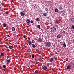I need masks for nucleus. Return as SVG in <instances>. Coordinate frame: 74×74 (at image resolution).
Listing matches in <instances>:
<instances>
[{"label":"nucleus","mask_w":74,"mask_h":74,"mask_svg":"<svg viewBox=\"0 0 74 74\" xmlns=\"http://www.w3.org/2000/svg\"><path fill=\"white\" fill-rule=\"evenodd\" d=\"M49 20H47V23H49Z\"/></svg>","instance_id":"473e14b6"},{"label":"nucleus","mask_w":74,"mask_h":74,"mask_svg":"<svg viewBox=\"0 0 74 74\" xmlns=\"http://www.w3.org/2000/svg\"><path fill=\"white\" fill-rule=\"evenodd\" d=\"M38 40L39 42H41L42 41V39H41V38H39L38 39Z\"/></svg>","instance_id":"9d476101"},{"label":"nucleus","mask_w":74,"mask_h":74,"mask_svg":"<svg viewBox=\"0 0 74 74\" xmlns=\"http://www.w3.org/2000/svg\"><path fill=\"white\" fill-rule=\"evenodd\" d=\"M71 21H72V23H74V20H71Z\"/></svg>","instance_id":"a878e982"},{"label":"nucleus","mask_w":74,"mask_h":74,"mask_svg":"<svg viewBox=\"0 0 74 74\" xmlns=\"http://www.w3.org/2000/svg\"><path fill=\"white\" fill-rule=\"evenodd\" d=\"M59 10H62L63 9V7H60L59 8Z\"/></svg>","instance_id":"6ab92c4d"},{"label":"nucleus","mask_w":74,"mask_h":74,"mask_svg":"<svg viewBox=\"0 0 74 74\" xmlns=\"http://www.w3.org/2000/svg\"><path fill=\"white\" fill-rule=\"evenodd\" d=\"M30 22L31 23H33V20H31Z\"/></svg>","instance_id":"393cba45"},{"label":"nucleus","mask_w":74,"mask_h":74,"mask_svg":"<svg viewBox=\"0 0 74 74\" xmlns=\"http://www.w3.org/2000/svg\"><path fill=\"white\" fill-rule=\"evenodd\" d=\"M3 68H4V69H5V68H6V65H3Z\"/></svg>","instance_id":"412c9836"},{"label":"nucleus","mask_w":74,"mask_h":74,"mask_svg":"<svg viewBox=\"0 0 74 74\" xmlns=\"http://www.w3.org/2000/svg\"><path fill=\"white\" fill-rule=\"evenodd\" d=\"M9 48L10 49H12L13 48V47H12V46H9Z\"/></svg>","instance_id":"dca6fc26"},{"label":"nucleus","mask_w":74,"mask_h":74,"mask_svg":"<svg viewBox=\"0 0 74 74\" xmlns=\"http://www.w3.org/2000/svg\"><path fill=\"white\" fill-rule=\"evenodd\" d=\"M55 12H56V9H55Z\"/></svg>","instance_id":"e433bc0d"},{"label":"nucleus","mask_w":74,"mask_h":74,"mask_svg":"<svg viewBox=\"0 0 74 74\" xmlns=\"http://www.w3.org/2000/svg\"><path fill=\"white\" fill-rule=\"evenodd\" d=\"M7 62H8V63H10V60H7Z\"/></svg>","instance_id":"4be33fe9"},{"label":"nucleus","mask_w":74,"mask_h":74,"mask_svg":"<svg viewBox=\"0 0 74 74\" xmlns=\"http://www.w3.org/2000/svg\"><path fill=\"white\" fill-rule=\"evenodd\" d=\"M41 27V26L40 25H37V28H38L39 29H40V27Z\"/></svg>","instance_id":"4468645a"},{"label":"nucleus","mask_w":74,"mask_h":74,"mask_svg":"<svg viewBox=\"0 0 74 74\" xmlns=\"http://www.w3.org/2000/svg\"><path fill=\"white\" fill-rule=\"evenodd\" d=\"M6 37H10V36L8 35H6Z\"/></svg>","instance_id":"c756f323"},{"label":"nucleus","mask_w":74,"mask_h":74,"mask_svg":"<svg viewBox=\"0 0 74 74\" xmlns=\"http://www.w3.org/2000/svg\"><path fill=\"white\" fill-rule=\"evenodd\" d=\"M43 14L44 16H46L48 15V14L46 13H44Z\"/></svg>","instance_id":"1a4fd4ad"},{"label":"nucleus","mask_w":74,"mask_h":74,"mask_svg":"<svg viewBox=\"0 0 74 74\" xmlns=\"http://www.w3.org/2000/svg\"><path fill=\"white\" fill-rule=\"evenodd\" d=\"M47 68L46 66H42V69L43 70H47Z\"/></svg>","instance_id":"39448f33"},{"label":"nucleus","mask_w":74,"mask_h":74,"mask_svg":"<svg viewBox=\"0 0 74 74\" xmlns=\"http://www.w3.org/2000/svg\"><path fill=\"white\" fill-rule=\"evenodd\" d=\"M50 29L51 31L52 32H54L55 31H56V28H51Z\"/></svg>","instance_id":"7ed1b4c3"},{"label":"nucleus","mask_w":74,"mask_h":74,"mask_svg":"<svg viewBox=\"0 0 74 74\" xmlns=\"http://www.w3.org/2000/svg\"><path fill=\"white\" fill-rule=\"evenodd\" d=\"M32 58H34V55H32Z\"/></svg>","instance_id":"c85d7f7f"},{"label":"nucleus","mask_w":74,"mask_h":74,"mask_svg":"<svg viewBox=\"0 0 74 74\" xmlns=\"http://www.w3.org/2000/svg\"><path fill=\"white\" fill-rule=\"evenodd\" d=\"M28 43L29 45H31V44H32V42L30 41V40H28Z\"/></svg>","instance_id":"0eeeda50"},{"label":"nucleus","mask_w":74,"mask_h":74,"mask_svg":"<svg viewBox=\"0 0 74 74\" xmlns=\"http://www.w3.org/2000/svg\"><path fill=\"white\" fill-rule=\"evenodd\" d=\"M28 39H29V40H30V38H29Z\"/></svg>","instance_id":"4c0bfd02"},{"label":"nucleus","mask_w":74,"mask_h":74,"mask_svg":"<svg viewBox=\"0 0 74 74\" xmlns=\"http://www.w3.org/2000/svg\"><path fill=\"white\" fill-rule=\"evenodd\" d=\"M32 48H34L36 47V45H34V44H32Z\"/></svg>","instance_id":"9b49d317"},{"label":"nucleus","mask_w":74,"mask_h":74,"mask_svg":"<svg viewBox=\"0 0 74 74\" xmlns=\"http://www.w3.org/2000/svg\"><path fill=\"white\" fill-rule=\"evenodd\" d=\"M3 27H6V26H7V24H6L5 23H3Z\"/></svg>","instance_id":"f3484780"},{"label":"nucleus","mask_w":74,"mask_h":74,"mask_svg":"<svg viewBox=\"0 0 74 74\" xmlns=\"http://www.w3.org/2000/svg\"><path fill=\"white\" fill-rule=\"evenodd\" d=\"M23 37L24 38H25L26 37V36H25V35H23Z\"/></svg>","instance_id":"2f4dec72"},{"label":"nucleus","mask_w":74,"mask_h":74,"mask_svg":"<svg viewBox=\"0 0 74 74\" xmlns=\"http://www.w3.org/2000/svg\"><path fill=\"white\" fill-rule=\"evenodd\" d=\"M29 24H30V23H28V24H27V25H29Z\"/></svg>","instance_id":"c9c22d12"},{"label":"nucleus","mask_w":74,"mask_h":74,"mask_svg":"<svg viewBox=\"0 0 74 74\" xmlns=\"http://www.w3.org/2000/svg\"><path fill=\"white\" fill-rule=\"evenodd\" d=\"M4 55V53H1L0 55V57H1V56H3V55Z\"/></svg>","instance_id":"aec40b11"},{"label":"nucleus","mask_w":74,"mask_h":74,"mask_svg":"<svg viewBox=\"0 0 74 74\" xmlns=\"http://www.w3.org/2000/svg\"><path fill=\"white\" fill-rule=\"evenodd\" d=\"M71 68V66L70 65H68L67 67V69L69 70V69H70Z\"/></svg>","instance_id":"423d86ee"},{"label":"nucleus","mask_w":74,"mask_h":74,"mask_svg":"<svg viewBox=\"0 0 74 74\" xmlns=\"http://www.w3.org/2000/svg\"><path fill=\"white\" fill-rule=\"evenodd\" d=\"M56 12H58V10L57 9H56Z\"/></svg>","instance_id":"7c9ffc66"},{"label":"nucleus","mask_w":74,"mask_h":74,"mask_svg":"<svg viewBox=\"0 0 74 74\" xmlns=\"http://www.w3.org/2000/svg\"><path fill=\"white\" fill-rule=\"evenodd\" d=\"M45 10L46 11H48V9L47 8H45Z\"/></svg>","instance_id":"5701e85b"},{"label":"nucleus","mask_w":74,"mask_h":74,"mask_svg":"<svg viewBox=\"0 0 74 74\" xmlns=\"http://www.w3.org/2000/svg\"><path fill=\"white\" fill-rule=\"evenodd\" d=\"M23 12H20V14L21 16H23L26 14V12H25V11H23Z\"/></svg>","instance_id":"f03ea898"},{"label":"nucleus","mask_w":74,"mask_h":74,"mask_svg":"<svg viewBox=\"0 0 74 74\" xmlns=\"http://www.w3.org/2000/svg\"><path fill=\"white\" fill-rule=\"evenodd\" d=\"M73 42H74V39H73Z\"/></svg>","instance_id":"58836bf2"},{"label":"nucleus","mask_w":74,"mask_h":74,"mask_svg":"<svg viewBox=\"0 0 74 74\" xmlns=\"http://www.w3.org/2000/svg\"><path fill=\"white\" fill-rule=\"evenodd\" d=\"M12 31H15V28L14 27H13L12 28Z\"/></svg>","instance_id":"ddd939ff"},{"label":"nucleus","mask_w":74,"mask_h":74,"mask_svg":"<svg viewBox=\"0 0 74 74\" xmlns=\"http://www.w3.org/2000/svg\"><path fill=\"white\" fill-rule=\"evenodd\" d=\"M35 72L36 73H38V71H37V70H36L35 71Z\"/></svg>","instance_id":"bb28decb"},{"label":"nucleus","mask_w":74,"mask_h":74,"mask_svg":"<svg viewBox=\"0 0 74 74\" xmlns=\"http://www.w3.org/2000/svg\"><path fill=\"white\" fill-rule=\"evenodd\" d=\"M53 48H55V45H53Z\"/></svg>","instance_id":"72a5a7b5"},{"label":"nucleus","mask_w":74,"mask_h":74,"mask_svg":"<svg viewBox=\"0 0 74 74\" xmlns=\"http://www.w3.org/2000/svg\"><path fill=\"white\" fill-rule=\"evenodd\" d=\"M6 14H8V12H6Z\"/></svg>","instance_id":"f704fd0d"},{"label":"nucleus","mask_w":74,"mask_h":74,"mask_svg":"<svg viewBox=\"0 0 74 74\" xmlns=\"http://www.w3.org/2000/svg\"><path fill=\"white\" fill-rule=\"evenodd\" d=\"M26 22L27 23H29L30 22V20L29 19H28L26 20Z\"/></svg>","instance_id":"6e6552de"},{"label":"nucleus","mask_w":74,"mask_h":74,"mask_svg":"<svg viewBox=\"0 0 74 74\" xmlns=\"http://www.w3.org/2000/svg\"><path fill=\"white\" fill-rule=\"evenodd\" d=\"M39 20H40V19L38 18H37L36 19V21H39Z\"/></svg>","instance_id":"b1692460"},{"label":"nucleus","mask_w":74,"mask_h":74,"mask_svg":"<svg viewBox=\"0 0 74 74\" xmlns=\"http://www.w3.org/2000/svg\"><path fill=\"white\" fill-rule=\"evenodd\" d=\"M61 37V36L60 35H58L57 36V38H60Z\"/></svg>","instance_id":"2eb2a0df"},{"label":"nucleus","mask_w":74,"mask_h":74,"mask_svg":"<svg viewBox=\"0 0 74 74\" xmlns=\"http://www.w3.org/2000/svg\"><path fill=\"white\" fill-rule=\"evenodd\" d=\"M45 46H46V47H47L48 48V47L49 48L50 47H51V42H45Z\"/></svg>","instance_id":"f257e3e1"},{"label":"nucleus","mask_w":74,"mask_h":74,"mask_svg":"<svg viewBox=\"0 0 74 74\" xmlns=\"http://www.w3.org/2000/svg\"><path fill=\"white\" fill-rule=\"evenodd\" d=\"M63 45V47L64 48L65 47H66V43H64V44Z\"/></svg>","instance_id":"a211bd4d"},{"label":"nucleus","mask_w":74,"mask_h":74,"mask_svg":"<svg viewBox=\"0 0 74 74\" xmlns=\"http://www.w3.org/2000/svg\"><path fill=\"white\" fill-rule=\"evenodd\" d=\"M53 60H55V61L56 60V56H54L53 57Z\"/></svg>","instance_id":"f8f14e48"},{"label":"nucleus","mask_w":74,"mask_h":74,"mask_svg":"<svg viewBox=\"0 0 74 74\" xmlns=\"http://www.w3.org/2000/svg\"><path fill=\"white\" fill-rule=\"evenodd\" d=\"M72 27L73 29H74V26L73 25L72 26Z\"/></svg>","instance_id":"cd10ccee"},{"label":"nucleus","mask_w":74,"mask_h":74,"mask_svg":"<svg viewBox=\"0 0 74 74\" xmlns=\"http://www.w3.org/2000/svg\"><path fill=\"white\" fill-rule=\"evenodd\" d=\"M53 59L52 58H51L50 59L49 61V62H52L53 61Z\"/></svg>","instance_id":"20e7f679"}]
</instances>
